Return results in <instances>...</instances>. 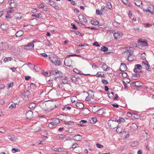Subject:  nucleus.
Segmentation results:
<instances>
[{"label": "nucleus", "mask_w": 154, "mask_h": 154, "mask_svg": "<svg viewBox=\"0 0 154 154\" xmlns=\"http://www.w3.org/2000/svg\"><path fill=\"white\" fill-rule=\"evenodd\" d=\"M60 122V121L59 119L57 118H54L53 119L52 122L48 124V126L50 128H54Z\"/></svg>", "instance_id": "obj_1"}, {"label": "nucleus", "mask_w": 154, "mask_h": 154, "mask_svg": "<svg viewBox=\"0 0 154 154\" xmlns=\"http://www.w3.org/2000/svg\"><path fill=\"white\" fill-rule=\"evenodd\" d=\"M72 63V60L69 57L67 56L65 59L64 61V64L66 66L71 67L72 66L71 65Z\"/></svg>", "instance_id": "obj_2"}, {"label": "nucleus", "mask_w": 154, "mask_h": 154, "mask_svg": "<svg viewBox=\"0 0 154 154\" xmlns=\"http://www.w3.org/2000/svg\"><path fill=\"white\" fill-rule=\"evenodd\" d=\"M108 124L109 126V127L111 129H114L118 126L117 123L112 120L109 121Z\"/></svg>", "instance_id": "obj_3"}, {"label": "nucleus", "mask_w": 154, "mask_h": 154, "mask_svg": "<svg viewBox=\"0 0 154 154\" xmlns=\"http://www.w3.org/2000/svg\"><path fill=\"white\" fill-rule=\"evenodd\" d=\"M35 42V41H33L32 42H30L25 45L24 47V49L27 50L32 49V48H33L34 47V45L33 43H34Z\"/></svg>", "instance_id": "obj_4"}, {"label": "nucleus", "mask_w": 154, "mask_h": 154, "mask_svg": "<svg viewBox=\"0 0 154 154\" xmlns=\"http://www.w3.org/2000/svg\"><path fill=\"white\" fill-rule=\"evenodd\" d=\"M51 72H52V74H54L55 76L57 75V74H60L59 76L57 75L54 78V79L55 80H56L57 78L60 77L62 78V73L59 71H57L56 72L55 70H53L51 71Z\"/></svg>", "instance_id": "obj_5"}, {"label": "nucleus", "mask_w": 154, "mask_h": 154, "mask_svg": "<svg viewBox=\"0 0 154 154\" xmlns=\"http://www.w3.org/2000/svg\"><path fill=\"white\" fill-rule=\"evenodd\" d=\"M143 11L146 12H149L152 14H154V8L153 6L148 7L146 9H143Z\"/></svg>", "instance_id": "obj_6"}, {"label": "nucleus", "mask_w": 154, "mask_h": 154, "mask_svg": "<svg viewBox=\"0 0 154 154\" xmlns=\"http://www.w3.org/2000/svg\"><path fill=\"white\" fill-rule=\"evenodd\" d=\"M146 62H143L142 63V67H144V68L148 70V71H149V67L150 66V65H149L148 62L147 60H146Z\"/></svg>", "instance_id": "obj_7"}, {"label": "nucleus", "mask_w": 154, "mask_h": 154, "mask_svg": "<svg viewBox=\"0 0 154 154\" xmlns=\"http://www.w3.org/2000/svg\"><path fill=\"white\" fill-rule=\"evenodd\" d=\"M142 67L140 64H136L134 66V71L135 72H138V70L142 69Z\"/></svg>", "instance_id": "obj_8"}, {"label": "nucleus", "mask_w": 154, "mask_h": 154, "mask_svg": "<svg viewBox=\"0 0 154 154\" xmlns=\"http://www.w3.org/2000/svg\"><path fill=\"white\" fill-rule=\"evenodd\" d=\"M26 116L27 119H30L33 117L32 112L31 111H28L26 113Z\"/></svg>", "instance_id": "obj_9"}, {"label": "nucleus", "mask_w": 154, "mask_h": 154, "mask_svg": "<svg viewBox=\"0 0 154 154\" xmlns=\"http://www.w3.org/2000/svg\"><path fill=\"white\" fill-rule=\"evenodd\" d=\"M71 140H74L76 141H80L82 139V136L79 134H76Z\"/></svg>", "instance_id": "obj_10"}, {"label": "nucleus", "mask_w": 154, "mask_h": 154, "mask_svg": "<svg viewBox=\"0 0 154 154\" xmlns=\"http://www.w3.org/2000/svg\"><path fill=\"white\" fill-rule=\"evenodd\" d=\"M126 48L128 49V48H130V47H127ZM123 53L125 55L131 56L133 54V51L130 50H127V51H125Z\"/></svg>", "instance_id": "obj_11"}, {"label": "nucleus", "mask_w": 154, "mask_h": 154, "mask_svg": "<svg viewBox=\"0 0 154 154\" xmlns=\"http://www.w3.org/2000/svg\"><path fill=\"white\" fill-rule=\"evenodd\" d=\"M126 68H127V67L125 64L121 63L120 68V71L124 72L125 70H126Z\"/></svg>", "instance_id": "obj_12"}, {"label": "nucleus", "mask_w": 154, "mask_h": 154, "mask_svg": "<svg viewBox=\"0 0 154 154\" xmlns=\"http://www.w3.org/2000/svg\"><path fill=\"white\" fill-rule=\"evenodd\" d=\"M29 94V92L28 91H27L26 92H23L22 94L23 98H26V100H27L28 99V96Z\"/></svg>", "instance_id": "obj_13"}, {"label": "nucleus", "mask_w": 154, "mask_h": 154, "mask_svg": "<svg viewBox=\"0 0 154 154\" xmlns=\"http://www.w3.org/2000/svg\"><path fill=\"white\" fill-rule=\"evenodd\" d=\"M8 138L11 141H15L17 138L13 134H10L8 136Z\"/></svg>", "instance_id": "obj_14"}, {"label": "nucleus", "mask_w": 154, "mask_h": 154, "mask_svg": "<svg viewBox=\"0 0 154 154\" xmlns=\"http://www.w3.org/2000/svg\"><path fill=\"white\" fill-rule=\"evenodd\" d=\"M102 67L103 69L106 71H108L112 69L111 68L109 67L105 63H103Z\"/></svg>", "instance_id": "obj_15"}, {"label": "nucleus", "mask_w": 154, "mask_h": 154, "mask_svg": "<svg viewBox=\"0 0 154 154\" xmlns=\"http://www.w3.org/2000/svg\"><path fill=\"white\" fill-rule=\"evenodd\" d=\"M38 21L36 19L34 18L32 19L30 21V23L32 24V25L35 26L37 25L38 23Z\"/></svg>", "instance_id": "obj_16"}, {"label": "nucleus", "mask_w": 154, "mask_h": 154, "mask_svg": "<svg viewBox=\"0 0 154 154\" xmlns=\"http://www.w3.org/2000/svg\"><path fill=\"white\" fill-rule=\"evenodd\" d=\"M76 106L78 109H82L84 107V104L81 103H77L76 104Z\"/></svg>", "instance_id": "obj_17"}, {"label": "nucleus", "mask_w": 154, "mask_h": 154, "mask_svg": "<svg viewBox=\"0 0 154 154\" xmlns=\"http://www.w3.org/2000/svg\"><path fill=\"white\" fill-rule=\"evenodd\" d=\"M89 111V110L88 109L86 108H84L82 109L81 111V113L83 115H87L88 114Z\"/></svg>", "instance_id": "obj_18"}, {"label": "nucleus", "mask_w": 154, "mask_h": 154, "mask_svg": "<svg viewBox=\"0 0 154 154\" xmlns=\"http://www.w3.org/2000/svg\"><path fill=\"white\" fill-rule=\"evenodd\" d=\"M11 8H13L14 10L16 9L17 5L16 2H12L10 4Z\"/></svg>", "instance_id": "obj_19"}, {"label": "nucleus", "mask_w": 154, "mask_h": 154, "mask_svg": "<svg viewBox=\"0 0 154 154\" xmlns=\"http://www.w3.org/2000/svg\"><path fill=\"white\" fill-rule=\"evenodd\" d=\"M94 91H89L88 92V96L91 98L93 99L94 97Z\"/></svg>", "instance_id": "obj_20"}, {"label": "nucleus", "mask_w": 154, "mask_h": 154, "mask_svg": "<svg viewBox=\"0 0 154 154\" xmlns=\"http://www.w3.org/2000/svg\"><path fill=\"white\" fill-rule=\"evenodd\" d=\"M114 37L115 39H119L121 37V34L119 32H117L114 34Z\"/></svg>", "instance_id": "obj_21"}, {"label": "nucleus", "mask_w": 154, "mask_h": 154, "mask_svg": "<svg viewBox=\"0 0 154 154\" xmlns=\"http://www.w3.org/2000/svg\"><path fill=\"white\" fill-rule=\"evenodd\" d=\"M138 42L141 45H143L144 46H146L148 45V43L145 41H142L140 40H139L138 41Z\"/></svg>", "instance_id": "obj_22"}, {"label": "nucleus", "mask_w": 154, "mask_h": 154, "mask_svg": "<svg viewBox=\"0 0 154 154\" xmlns=\"http://www.w3.org/2000/svg\"><path fill=\"white\" fill-rule=\"evenodd\" d=\"M136 5L138 6H140V5L142 4V2L141 0H134Z\"/></svg>", "instance_id": "obj_23"}, {"label": "nucleus", "mask_w": 154, "mask_h": 154, "mask_svg": "<svg viewBox=\"0 0 154 154\" xmlns=\"http://www.w3.org/2000/svg\"><path fill=\"white\" fill-rule=\"evenodd\" d=\"M48 1V4L51 5L52 7L55 8L56 6L55 3L53 1L49 0H46Z\"/></svg>", "instance_id": "obj_24"}, {"label": "nucleus", "mask_w": 154, "mask_h": 154, "mask_svg": "<svg viewBox=\"0 0 154 154\" xmlns=\"http://www.w3.org/2000/svg\"><path fill=\"white\" fill-rule=\"evenodd\" d=\"M23 35V32L21 31H18L15 34V36L17 37L21 36Z\"/></svg>", "instance_id": "obj_25"}, {"label": "nucleus", "mask_w": 154, "mask_h": 154, "mask_svg": "<svg viewBox=\"0 0 154 154\" xmlns=\"http://www.w3.org/2000/svg\"><path fill=\"white\" fill-rule=\"evenodd\" d=\"M35 104L34 103H31L29 104V107L31 109H34L35 107Z\"/></svg>", "instance_id": "obj_26"}, {"label": "nucleus", "mask_w": 154, "mask_h": 154, "mask_svg": "<svg viewBox=\"0 0 154 154\" xmlns=\"http://www.w3.org/2000/svg\"><path fill=\"white\" fill-rule=\"evenodd\" d=\"M142 83L139 81L136 82V84L134 85V86L137 88H140L141 87Z\"/></svg>", "instance_id": "obj_27"}, {"label": "nucleus", "mask_w": 154, "mask_h": 154, "mask_svg": "<svg viewBox=\"0 0 154 154\" xmlns=\"http://www.w3.org/2000/svg\"><path fill=\"white\" fill-rule=\"evenodd\" d=\"M135 74H133L132 75V77L134 79H135L136 78H139L140 76V74L137 72H135Z\"/></svg>", "instance_id": "obj_28"}, {"label": "nucleus", "mask_w": 154, "mask_h": 154, "mask_svg": "<svg viewBox=\"0 0 154 154\" xmlns=\"http://www.w3.org/2000/svg\"><path fill=\"white\" fill-rule=\"evenodd\" d=\"M106 5L107 6V7L109 9H112V6L110 2H107L106 3Z\"/></svg>", "instance_id": "obj_29"}, {"label": "nucleus", "mask_w": 154, "mask_h": 154, "mask_svg": "<svg viewBox=\"0 0 154 154\" xmlns=\"http://www.w3.org/2000/svg\"><path fill=\"white\" fill-rule=\"evenodd\" d=\"M97 121V119L96 118H92L90 122L91 123H95Z\"/></svg>", "instance_id": "obj_30"}, {"label": "nucleus", "mask_w": 154, "mask_h": 154, "mask_svg": "<svg viewBox=\"0 0 154 154\" xmlns=\"http://www.w3.org/2000/svg\"><path fill=\"white\" fill-rule=\"evenodd\" d=\"M61 62L60 60L57 59L55 60V61L54 62V63L55 65H60V64Z\"/></svg>", "instance_id": "obj_31"}, {"label": "nucleus", "mask_w": 154, "mask_h": 154, "mask_svg": "<svg viewBox=\"0 0 154 154\" xmlns=\"http://www.w3.org/2000/svg\"><path fill=\"white\" fill-rule=\"evenodd\" d=\"M53 149L56 151H58L59 152H61L62 151V150L63 149L62 148H54Z\"/></svg>", "instance_id": "obj_32"}, {"label": "nucleus", "mask_w": 154, "mask_h": 154, "mask_svg": "<svg viewBox=\"0 0 154 154\" xmlns=\"http://www.w3.org/2000/svg\"><path fill=\"white\" fill-rule=\"evenodd\" d=\"M117 128L116 129V131L117 133H120L122 132V129L121 128L118 126Z\"/></svg>", "instance_id": "obj_33"}, {"label": "nucleus", "mask_w": 154, "mask_h": 154, "mask_svg": "<svg viewBox=\"0 0 154 154\" xmlns=\"http://www.w3.org/2000/svg\"><path fill=\"white\" fill-rule=\"evenodd\" d=\"M108 50V48L107 47H106L105 46H103L101 48V50L104 52H106Z\"/></svg>", "instance_id": "obj_34"}, {"label": "nucleus", "mask_w": 154, "mask_h": 154, "mask_svg": "<svg viewBox=\"0 0 154 154\" xmlns=\"http://www.w3.org/2000/svg\"><path fill=\"white\" fill-rule=\"evenodd\" d=\"M15 10L13 8H11L7 10V13H13Z\"/></svg>", "instance_id": "obj_35"}, {"label": "nucleus", "mask_w": 154, "mask_h": 154, "mask_svg": "<svg viewBox=\"0 0 154 154\" xmlns=\"http://www.w3.org/2000/svg\"><path fill=\"white\" fill-rule=\"evenodd\" d=\"M125 121V120L119 117V119H118L117 120V122H119V123H121L122 122H124Z\"/></svg>", "instance_id": "obj_36"}, {"label": "nucleus", "mask_w": 154, "mask_h": 154, "mask_svg": "<svg viewBox=\"0 0 154 154\" xmlns=\"http://www.w3.org/2000/svg\"><path fill=\"white\" fill-rule=\"evenodd\" d=\"M32 16L34 17L38 18H40L42 17V14H34L32 15Z\"/></svg>", "instance_id": "obj_37"}, {"label": "nucleus", "mask_w": 154, "mask_h": 154, "mask_svg": "<svg viewBox=\"0 0 154 154\" xmlns=\"http://www.w3.org/2000/svg\"><path fill=\"white\" fill-rule=\"evenodd\" d=\"M12 60V59L11 57H6L4 59V61L6 62H8V61H11Z\"/></svg>", "instance_id": "obj_38"}, {"label": "nucleus", "mask_w": 154, "mask_h": 154, "mask_svg": "<svg viewBox=\"0 0 154 154\" xmlns=\"http://www.w3.org/2000/svg\"><path fill=\"white\" fill-rule=\"evenodd\" d=\"M43 74L44 75H45L46 76H49L50 75V74H52V72H51V71L49 73H48V72H44L43 73Z\"/></svg>", "instance_id": "obj_39"}, {"label": "nucleus", "mask_w": 154, "mask_h": 154, "mask_svg": "<svg viewBox=\"0 0 154 154\" xmlns=\"http://www.w3.org/2000/svg\"><path fill=\"white\" fill-rule=\"evenodd\" d=\"M91 23L92 24L94 25H97L99 23L98 21H92L91 22Z\"/></svg>", "instance_id": "obj_40"}, {"label": "nucleus", "mask_w": 154, "mask_h": 154, "mask_svg": "<svg viewBox=\"0 0 154 154\" xmlns=\"http://www.w3.org/2000/svg\"><path fill=\"white\" fill-rule=\"evenodd\" d=\"M71 109V108L69 106H64L62 110H70Z\"/></svg>", "instance_id": "obj_41"}, {"label": "nucleus", "mask_w": 154, "mask_h": 154, "mask_svg": "<svg viewBox=\"0 0 154 154\" xmlns=\"http://www.w3.org/2000/svg\"><path fill=\"white\" fill-rule=\"evenodd\" d=\"M12 151L13 153H15L16 152L20 151V150L19 149L17 148H13L12 149Z\"/></svg>", "instance_id": "obj_42"}, {"label": "nucleus", "mask_w": 154, "mask_h": 154, "mask_svg": "<svg viewBox=\"0 0 154 154\" xmlns=\"http://www.w3.org/2000/svg\"><path fill=\"white\" fill-rule=\"evenodd\" d=\"M77 78L75 76H72L71 78V79L74 82L77 81Z\"/></svg>", "instance_id": "obj_43"}, {"label": "nucleus", "mask_w": 154, "mask_h": 154, "mask_svg": "<svg viewBox=\"0 0 154 154\" xmlns=\"http://www.w3.org/2000/svg\"><path fill=\"white\" fill-rule=\"evenodd\" d=\"M16 106V104L14 103L11 104L10 106L9 107V108L10 109H12L14 108Z\"/></svg>", "instance_id": "obj_44"}, {"label": "nucleus", "mask_w": 154, "mask_h": 154, "mask_svg": "<svg viewBox=\"0 0 154 154\" xmlns=\"http://www.w3.org/2000/svg\"><path fill=\"white\" fill-rule=\"evenodd\" d=\"M145 55H146V54L144 53H142L141 55V58L143 60L145 59H146Z\"/></svg>", "instance_id": "obj_45"}, {"label": "nucleus", "mask_w": 154, "mask_h": 154, "mask_svg": "<svg viewBox=\"0 0 154 154\" xmlns=\"http://www.w3.org/2000/svg\"><path fill=\"white\" fill-rule=\"evenodd\" d=\"M79 16H80V17H82L83 20L84 22L85 23L87 22V20L85 16L81 15H79Z\"/></svg>", "instance_id": "obj_46"}, {"label": "nucleus", "mask_w": 154, "mask_h": 154, "mask_svg": "<svg viewBox=\"0 0 154 154\" xmlns=\"http://www.w3.org/2000/svg\"><path fill=\"white\" fill-rule=\"evenodd\" d=\"M63 137V134H59L57 136L56 138L57 140L60 139L62 138Z\"/></svg>", "instance_id": "obj_47"}, {"label": "nucleus", "mask_w": 154, "mask_h": 154, "mask_svg": "<svg viewBox=\"0 0 154 154\" xmlns=\"http://www.w3.org/2000/svg\"><path fill=\"white\" fill-rule=\"evenodd\" d=\"M68 57H73V56H77L78 57H80L81 56L80 55H78L76 54H70L68 55L67 56Z\"/></svg>", "instance_id": "obj_48"}, {"label": "nucleus", "mask_w": 154, "mask_h": 154, "mask_svg": "<svg viewBox=\"0 0 154 154\" xmlns=\"http://www.w3.org/2000/svg\"><path fill=\"white\" fill-rule=\"evenodd\" d=\"M73 32H75L77 35H78L79 36H82V34L81 33L79 32L76 31H74Z\"/></svg>", "instance_id": "obj_49"}, {"label": "nucleus", "mask_w": 154, "mask_h": 154, "mask_svg": "<svg viewBox=\"0 0 154 154\" xmlns=\"http://www.w3.org/2000/svg\"><path fill=\"white\" fill-rule=\"evenodd\" d=\"M79 146L78 144L77 143H75L72 145V148L75 149Z\"/></svg>", "instance_id": "obj_50"}, {"label": "nucleus", "mask_w": 154, "mask_h": 154, "mask_svg": "<svg viewBox=\"0 0 154 154\" xmlns=\"http://www.w3.org/2000/svg\"><path fill=\"white\" fill-rule=\"evenodd\" d=\"M138 142L137 141H135L134 142H133L131 144V145L132 146H136L137 145Z\"/></svg>", "instance_id": "obj_51"}, {"label": "nucleus", "mask_w": 154, "mask_h": 154, "mask_svg": "<svg viewBox=\"0 0 154 154\" xmlns=\"http://www.w3.org/2000/svg\"><path fill=\"white\" fill-rule=\"evenodd\" d=\"M0 130H1L0 131V132L2 133H5V132L6 131H5V129H4L3 128H0Z\"/></svg>", "instance_id": "obj_52"}, {"label": "nucleus", "mask_w": 154, "mask_h": 154, "mask_svg": "<svg viewBox=\"0 0 154 154\" xmlns=\"http://www.w3.org/2000/svg\"><path fill=\"white\" fill-rule=\"evenodd\" d=\"M45 44L47 46H49L51 45V44L50 43L48 40H47L45 42Z\"/></svg>", "instance_id": "obj_53"}, {"label": "nucleus", "mask_w": 154, "mask_h": 154, "mask_svg": "<svg viewBox=\"0 0 154 154\" xmlns=\"http://www.w3.org/2000/svg\"><path fill=\"white\" fill-rule=\"evenodd\" d=\"M96 13L97 14H98L99 15H101L102 14V13L100 12L99 10H96Z\"/></svg>", "instance_id": "obj_54"}, {"label": "nucleus", "mask_w": 154, "mask_h": 154, "mask_svg": "<svg viewBox=\"0 0 154 154\" xmlns=\"http://www.w3.org/2000/svg\"><path fill=\"white\" fill-rule=\"evenodd\" d=\"M122 77L123 78L126 77L128 75L127 73L125 72H124L123 73H122Z\"/></svg>", "instance_id": "obj_55"}, {"label": "nucleus", "mask_w": 154, "mask_h": 154, "mask_svg": "<svg viewBox=\"0 0 154 154\" xmlns=\"http://www.w3.org/2000/svg\"><path fill=\"white\" fill-rule=\"evenodd\" d=\"M64 123L65 124H66L72 125L73 124L74 122H72L68 121L65 123Z\"/></svg>", "instance_id": "obj_56"}, {"label": "nucleus", "mask_w": 154, "mask_h": 154, "mask_svg": "<svg viewBox=\"0 0 154 154\" xmlns=\"http://www.w3.org/2000/svg\"><path fill=\"white\" fill-rule=\"evenodd\" d=\"M13 85V83L12 82H11L10 83L8 84V88H9L10 87H12Z\"/></svg>", "instance_id": "obj_57"}, {"label": "nucleus", "mask_w": 154, "mask_h": 154, "mask_svg": "<svg viewBox=\"0 0 154 154\" xmlns=\"http://www.w3.org/2000/svg\"><path fill=\"white\" fill-rule=\"evenodd\" d=\"M71 25L72 26V28L74 29H77L78 28L76 26L74 23H71Z\"/></svg>", "instance_id": "obj_58"}, {"label": "nucleus", "mask_w": 154, "mask_h": 154, "mask_svg": "<svg viewBox=\"0 0 154 154\" xmlns=\"http://www.w3.org/2000/svg\"><path fill=\"white\" fill-rule=\"evenodd\" d=\"M103 83L104 84H107L108 83V82L105 79H103L102 81Z\"/></svg>", "instance_id": "obj_59"}, {"label": "nucleus", "mask_w": 154, "mask_h": 154, "mask_svg": "<svg viewBox=\"0 0 154 154\" xmlns=\"http://www.w3.org/2000/svg\"><path fill=\"white\" fill-rule=\"evenodd\" d=\"M78 74H79L80 75H90V74H84L83 73H82V72L81 71H80V70L78 72Z\"/></svg>", "instance_id": "obj_60"}, {"label": "nucleus", "mask_w": 154, "mask_h": 154, "mask_svg": "<svg viewBox=\"0 0 154 154\" xmlns=\"http://www.w3.org/2000/svg\"><path fill=\"white\" fill-rule=\"evenodd\" d=\"M96 146L97 147L99 148L103 147V145L99 143L97 144Z\"/></svg>", "instance_id": "obj_61"}, {"label": "nucleus", "mask_w": 154, "mask_h": 154, "mask_svg": "<svg viewBox=\"0 0 154 154\" xmlns=\"http://www.w3.org/2000/svg\"><path fill=\"white\" fill-rule=\"evenodd\" d=\"M93 45H95L97 47H99L100 46V45L98 44V43L96 42H94L93 43Z\"/></svg>", "instance_id": "obj_62"}, {"label": "nucleus", "mask_w": 154, "mask_h": 154, "mask_svg": "<svg viewBox=\"0 0 154 154\" xmlns=\"http://www.w3.org/2000/svg\"><path fill=\"white\" fill-rule=\"evenodd\" d=\"M38 143L39 144H43L45 143V142L44 141H38Z\"/></svg>", "instance_id": "obj_63"}, {"label": "nucleus", "mask_w": 154, "mask_h": 154, "mask_svg": "<svg viewBox=\"0 0 154 154\" xmlns=\"http://www.w3.org/2000/svg\"><path fill=\"white\" fill-rule=\"evenodd\" d=\"M30 87L32 88H34L36 87V86L33 83H32L30 85Z\"/></svg>", "instance_id": "obj_64"}]
</instances>
